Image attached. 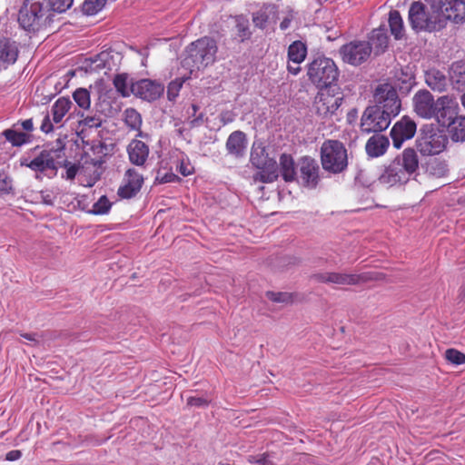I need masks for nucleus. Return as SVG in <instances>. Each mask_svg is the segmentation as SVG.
Masks as SVG:
<instances>
[{"instance_id": "obj_38", "label": "nucleus", "mask_w": 465, "mask_h": 465, "mask_svg": "<svg viewBox=\"0 0 465 465\" xmlns=\"http://www.w3.org/2000/svg\"><path fill=\"white\" fill-rule=\"evenodd\" d=\"M73 98L77 105L83 109H89L91 105L90 92L85 88H77L73 93Z\"/></svg>"}, {"instance_id": "obj_31", "label": "nucleus", "mask_w": 465, "mask_h": 465, "mask_svg": "<svg viewBox=\"0 0 465 465\" xmlns=\"http://www.w3.org/2000/svg\"><path fill=\"white\" fill-rule=\"evenodd\" d=\"M448 131L454 142L465 141V116H455L448 123Z\"/></svg>"}, {"instance_id": "obj_42", "label": "nucleus", "mask_w": 465, "mask_h": 465, "mask_svg": "<svg viewBox=\"0 0 465 465\" xmlns=\"http://www.w3.org/2000/svg\"><path fill=\"white\" fill-rule=\"evenodd\" d=\"M445 360L454 365H461L465 363V353L457 349L450 348L445 351Z\"/></svg>"}, {"instance_id": "obj_12", "label": "nucleus", "mask_w": 465, "mask_h": 465, "mask_svg": "<svg viewBox=\"0 0 465 465\" xmlns=\"http://www.w3.org/2000/svg\"><path fill=\"white\" fill-rule=\"evenodd\" d=\"M372 47L366 41H351L340 48V54L344 63L360 65L371 55Z\"/></svg>"}, {"instance_id": "obj_58", "label": "nucleus", "mask_w": 465, "mask_h": 465, "mask_svg": "<svg viewBox=\"0 0 465 465\" xmlns=\"http://www.w3.org/2000/svg\"><path fill=\"white\" fill-rule=\"evenodd\" d=\"M291 22L292 20L288 17L284 18L281 24H280V28L282 30H286L287 28H289L290 25H291Z\"/></svg>"}, {"instance_id": "obj_64", "label": "nucleus", "mask_w": 465, "mask_h": 465, "mask_svg": "<svg viewBox=\"0 0 465 465\" xmlns=\"http://www.w3.org/2000/svg\"><path fill=\"white\" fill-rule=\"evenodd\" d=\"M45 203H50L48 202V198H45Z\"/></svg>"}, {"instance_id": "obj_44", "label": "nucleus", "mask_w": 465, "mask_h": 465, "mask_svg": "<svg viewBox=\"0 0 465 465\" xmlns=\"http://www.w3.org/2000/svg\"><path fill=\"white\" fill-rule=\"evenodd\" d=\"M266 296L273 302L290 303L293 301V296L289 292H267Z\"/></svg>"}, {"instance_id": "obj_57", "label": "nucleus", "mask_w": 465, "mask_h": 465, "mask_svg": "<svg viewBox=\"0 0 465 465\" xmlns=\"http://www.w3.org/2000/svg\"><path fill=\"white\" fill-rule=\"evenodd\" d=\"M22 127L25 131H29V132L32 131L33 128H34V124H33L32 119H26V120L23 121L22 122Z\"/></svg>"}, {"instance_id": "obj_34", "label": "nucleus", "mask_w": 465, "mask_h": 465, "mask_svg": "<svg viewBox=\"0 0 465 465\" xmlns=\"http://www.w3.org/2000/svg\"><path fill=\"white\" fill-rule=\"evenodd\" d=\"M450 78L454 88L459 91L465 90V64L462 62L454 63L451 66Z\"/></svg>"}, {"instance_id": "obj_10", "label": "nucleus", "mask_w": 465, "mask_h": 465, "mask_svg": "<svg viewBox=\"0 0 465 465\" xmlns=\"http://www.w3.org/2000/svg\"><path fill=\"white\" fill-rule=\"evenodd\" d=\"M440 14L437 9L428 14L426 6L421 2H413L409 10V20L411 27L416 31H432L440 21Z\"/></svg>"}, {"instance_id": "obj_11", "label": "nucleus", "mask_w": 465, "mask_h": 465, "mask_svg": "<svg viewBox=\"0 0 465 465\" xmlns=\"http://www.w3.org/2000/svg\"><path fill=\"white\" fill-rule=\"evenodd\" d=\"M391 121L388 113L384 114L379 107L369 106L361 116V130L365 134L381 132L389 127Z\"/></svg>"}, {"instance_id": "obj_16", "label": "nucleus", "mask_w": 465, "mask_h": 465, "mask_svg": "<svg viewBox=\"0 0 465 465\" xmlns=\"http://www.w3.org/2000/svg\"><path fill=\"white\" fill-rule=\"evenodd\" d=\"M143 184V175L134 168L126 170L124 177V184L118 189V195L124 199L135 196Z\"/></svg>"}, {"instance_id": "obj_20", "label": "nucleus", "mask_w": 465, "mask_h": 465, "mask_svg": "<svg viewBox=\"0 0 465 465\" xmlns=\"http://www.w3.org/2000/svg\"><path fill=\"white\" fill-rule=\"evenodd\" d=\"M434 118L441 124L448 125L456 114L458 104L452 97L449 95H442L436 100Z\"/></svg>"}, {"instance_id": "obj_52", "label": "nucleus", "mask_w": 465, "mask_h": 465, "mask_svg": "<svg viewBox=\"0 0 465 465\" xmlns=\"http://www.w3.org/2000/svg\"><path fill=\"white\" fill-rule=\"evenodd\" d=\"M41 130L45 134H48L54 130V125L48 114L45 116L42 122Z\"/></svg>"}, {"instance_id": "obj_45", "label": "nucleus", "mask_w": 465, "mask_h": 465, "mask_svg": "<svg viewBox=\"0 0 465 465\" xmlns=\"http://www.w3.org/2000/svg\"><path fill=\"white\" fill-rule=\"evenodd\" d=\"M269 22V15L265 11H257L252 14V23L255 27L264 30Z\"/></svg>"}, {"instance_id": "obj_9", "label": "nucleus", "mask_w": 465, "mask_h": 465, "mask_svg": "<svg viewBox=\"0 0 465 465\" xmlns=\"http://www.w3.org/2000/svg\"><path fill=\"white\" fill-rule=\"evenodd\" d=\"M374 101L376 107L380 111L388 113L389 117L396 116L401 111V100L399 99L396 89L390 84H379L374 92Z\"/></svg>"}, {"instance_id": "obj_61", "label": "nucleus", "mask_w": 465, "mask_h": 465, "mask_svg": "<svg viewBox=\"0 0 465 465\" xmlns=\"http://www.w3.org/2000/svg\"><path fill=\"white\" fill-rule=\"evenodd\" d=\"M460 296L461 297V299H465V284L462 285L460 289Z\"/></svg>"}, {"instance_id": "obj_6", "label": "nucleus", "mask_w": 465, "mask_h": 465, "mask_svg": "<svg viewBox=\"0 0 465 465\" xmlns=\"http://www.w3.org/2000/svg\"><path fill=\"white\" fill-rule=\"evenodd\" d=\"M322 168L331 173H340L347 168L348 154L344 144L338 140H326L321 146Z\"/></svg>"}, {"instance_id": "obj_51", "label": "nucleus", "mask_w": 465, "mask_h": 465, "mask_svg": "<svg viewBox=\"0 0 465 465\" xmlns=\"http://www.w3.org/2000/svg\"><path fill=\"white\" fill-rule=\"evenodd\" d=\"M193 167L189 164L182 161L177 166V171L183 176H188L193 173Z\"/></svg>"}, {"instance_id": "obj_48", "label": "nucleus", "mask_w": 465, "mask_h": 465, "mask_svg": "<svg viewBox=\"0 0 465 465\" xmlns=\"http://www.w3.org/2000/svg\"><path fill=\"white\" fill-rule=\"evenodd\" d=\"M74 0H51L52 11L64 13L73 5Z\"/></svg>"}, {"instance_id": "obj_13", "label": "nucleus", "mask_w": 465, "mask_h": 465, "mask_svg": "<svg viewBox=\"0 0 465 465\" xmlns=\"http://www.w3.org/2000/svg\"><path fill=\"white\" fill-rule=\"evenodd\" d=\"M318 282L334 283L339 285H356L369 280L366 274L341 273L335 272H319L312 275Z\"/></svg>"}, {"instance_id": "obj_35", "label": "nucleus", "mask_w": 465, "mask_h": 465, "mask_svg": "<svg viewBox=\"0 0 465 465\" xmlns=\"http://www.w3.org/2000/svg\"><path fill=\"white\" fill-rule=\"evenodd\" d=\"M389 25L391 35L395 39H401L404 35L403 21L401 14L397 10H392L389 14Z\"/></svg>"}, {"instance_id": "obj_24", "label": "nucleus", "mask_w": 465, "mask_h": 465, "mask_svg": "<svg viewBox=\"0 0 465 465\" xmlns=\"http://www.w3.org/2000/svg\"><path fill=\"white\" fill-rule=\"evenodd\" d=\"M226 149L228 153L235 157L243 155L246 149V135L242 131L232 132L227 141Z\"/></svg>"}, {"instance_id": "obj_50", "label": "nucleus", "mask_w": 465, "mask_h": 465, "mask_svg": "<svg viewBox=\"0 0 465 465\" xmlns=\"http://www.w3.org/2000/svg\"><path fill=\"white\" fill-rule=\"evenodd\" d=\"M187 405L190 407H204L209 405V401L203 397H189L187 399Z\"/></svg>"}, {"instance_id": "obj_59", "label": "nucleus", "mask_w": 465, "mask_h": 465, "mask_svg": "<svg viewBox=\"0 0 465 465\" xmlns=\"http://www.w3.org/2000/svg\"><path fill=\"white\" fill-rule=\"evenodd\" d=\"M173 177H176V175H174L173 173H171L170 175L168 174H165L164 177L162 178V182L163 183H170L172 181H173Z\"/></svg>"}, {"instance_id": "obj_29", "label": "nucleus", "mask_w": 465, "mask_h": 465, "mask_svg": "<svg viewBox=\"0 0 465 465\" xmlns=\"http://www.w3.org/2000/svg\"><path fill=\"white\" fill-rule=\"evenodd\" d=\"M280 173L287 183L293 182L296 179L294 160L292 155L282 153L280 156Z\"/></svg>"}, {"instance_id": "obj_8", "label": "nucleus", "mask_w": 465, "mask_h": 465, "mask_svg": "<svg viewBox=\"0 0 465 465\" xmlns=\"http://www.w3.org/2000/svg\"><path fill=\"white\" fill-rule=\"evenodd\" d=\"M343 94L331 87L321 88L317 93L313 107L316 114L322 119H330L341 105Z\"/></svg>"}, {"instance_id": "obj_56", "label": "nucleus", "mask_w": 465, "mask_h": 465, "mask_svg": "<svg viewBox=\"0 0 465 465\" xmlns=\"http://www.w3.org/2000/svg\"><path fill=\"white\" fill-rule=\"evenodd\" d=\"M300 64H292V63L289 62V64L287 65L288 72L290 74H292V75H297L301 72Z\"/></svg>"}, {"instance_id": "obj_54", "label": "nucleus", "mask_w": 465, "mask_h": 465, "mask_svg": "<svg viewBox=\"0 0 465 465\" xmlns=\"http://www.w3.org/2000/svg\"><path fill=\"white\" fill-rule=\"evenodd\" d=\"M234 119V114L231 111H225L221 114L220 120L223 124L232 123Z\"/></svg>"}, {"instance_id": "obj_62", "label": "nucleus", "mask_w": 465, "mask_h": 465, "mask_svg": "<svg viewBox=\"0 0 465 465\" xmlns=\"http://www.w3.org/2000/svg\"><path fill=\"white\" fill-rule=\"evenodd\" d=\"M460 101L461 104L465 107V93L461 95Z\"/></svg>"}, {"instance_id": "obj_14", "label": "nucleus", "mask_w": 465, "mask_h": 465, "mask_svg": "<svg viewBox=\"0 0 465 465\" xmlns=\"http://www.w3.org/2000/svg\"><path fill=\"white\" fill-rule=\"evenodd\" d=\"M164 86L151 79H141L131 84V92L136 97L145 101H154L163 93Z\"/></svg>"}, {"instance_id": "obj_41", "label": "nucleus", "mask_w": 465, "mask_h": 465, "mask_svg": "<svg viewBox=\"0 0 465 465\" xmlns=\"http://www.w3.org/2000/svg\"><path fill=\"white\" fill-rule=\"evenodd\" d=\"M112 207V203L109 201V199L103 195L101 196L96 203L93 204L91 213L94 215H103L106 214Z\"/></svg>"}, {"instance_id": "obj_1", "label": "nucleus", "mask_w": 465, "mask_h": 465, "mask_svg": "<svg viewBox=\"0 0 465 465\" xmlns=\"http://www.w3.org/2000/svg\"><path fill=\"white\" fill-rule=\"evenodd\" d=\"M217 50L214 39L202 37L187 47V56L183 60V66L189 69L190 74L204 68L215 61Z\"/></svg>"}, {"instance_id": "obj_39", "label": "nucleus", "mask_w": 465, "mask_h": 465, "mask_svg": "<svg viewBox=\"0 0 465 465\" xmlns=\"http://www.w3.org/2000/svg\"><path fill=\"white\" fill-rule=\"evenodd\" d=\"M106 2L107 0H84L83 12L87 15H94L104 8Z\"/></svg>"}, {"instance_id": "obj_63", "label": "nucleus", "mask_w": 465, "mask_h": 465, "mask_svg": "<svg viewBox=\"0 0 465 465\" xmlns=\"http://www.w3.org/2000/svg\"><path fill=\"white\" fill-rule=\"evenodd\" d=\"M192 108L193 113H195L198 110V106L196 104H192Z\"/></svg>"}, {"instance_id": "obj_21", "label": "nucleus", "mask_w": 465, "mask_h": 465, "mask_svg": "<svg viewBox=\"0 0 465 465\" xmlns=\"http://www.w3.org/2000/svg\"><path fill=\"white\" fill-rule=\"evenodd\" d=\"M411 177V175L403 170V166L395 158L384 170L381 181L390 185H395L406 183Z\"/></svg>"}, {"instance_id": "obj_30", "label": "nucleus", "mask_w": 465, "mask_h": 465, "mask_svg": "<svg viewBox=\"0 0 465 465\" xmlns=\"http://www.w3.org/2000/svg\"><path fill=\"white\" fill-rule=\"evenodd\" d=\"M72 102L68 97H60L58 98L52 106V121L54 124H60L63 118L69 112Z\"/></svg>"}, {"instance_id": "obj_19", "label": "nucleus", "mask_w": 465, "mask_h": 465, "mask_svg": "<svg viewBox=\"0 0 465 465\" xmlns=\"http://www.w3.org/2000/svg\"><path fill=\"white\" fill-rule=\"evenodd\" d=\"M300 179L304 186L314 188L319 183V165L311 157H302L299 163Z\"/></svg>"}, {"instance_id": "obj_5", "label": "nucleus", "mask_w": 465, "mask_h": 465, "mask_svg": "<svg viewBox=\"0 0 465 465\" xmlns=\"http://www.w3.org/2000/svg\"><path fill=\"white\" fill-rule=\"evenodd\" d=\"M63 149H44L33 159L22 158L21 166L31 169L35 173L37 180H42L44 176L51 173L55 175L58 170V159L63 156Z\"/></svg>"}, {"instance_id": "obj_17", "label": "nucleus", "mask_w": 465, "mask_h": 465, "mask_svg": "<svg viewBox=\"0 0 465 465\" xmlns=\"http://www.w3.org/2000/svg\"><path fill=\"white\" fill-rule=\"evenodd\" d=\"M414 112L421 118L431 119L435 115L436 101L428 90H420L413 96Z\"/></svg>"}, {"instance_id": "obj_53", "label": "nucleus", "mask_w": 465, "mask_h": 465, "mask_svg": "<svg viewBox=\"0 0 465 465\" xmlns=\"http://www.w3.org/2000/svg\"><path fill=\"white\" fill-rule=\"evenodd\" d=\"M66 167L65 177L68 180H74L77 174L78 167L75 164L64 165Z\"/></svg>"}, {"instance_id": "obj_40", "label": "nucleus", "mask_w": 465, "mask_h": 465, "mask_svg": "<svg viewBox=\"0 0 465 465\" xmlns=\"http://www.w3.org/2000/svg\"><path fill=\"white\" fill-rule=\"evenodd\" d=\"M189 77L176 78L173 81L169 83V84L167 86V98L169 101H174L178 97L183 83Z\"/></svg>"}, {"instance_id": "obj_28", "label": "nucleus", "mask_w": 465, "mask_h": 465, "mask_svg": "<svg viewBox=\"0 0 465 465\" xmlns=\"http://www.w3.org/2000/svg\"><path fill=\"white\" fill-rule=\"evenodd\" d=\"M425 82L436 92L445 91L448 81L446 75L438 69H430L425 73Z\"/></svg>"}, {"instance_id": "obj_18", "label": "nucleus", "mask_w": 465, "mask_h": 465, "mask_svg": "<svg viewBox=\"0 0 465 465\" xmlns=\"http://www.w3.org/2000/svg\"><path fill=\"white\" fill-rule=\"evenodd\" d=\"M437 12L455 23L465 21V0H439Z\"/></svg>"}, {"instance_id": "obj_43", "label": "nucleus", "mask_w": 465, "mask_h": 465, "mask_svg": "<svg viewBox=\"0 0 465 465\" xmlns=\"http://www.w3.org/2000/svg\"><path fill=\"white\" fill-rule=\"evenodd\" d=\"M102 118L97 114L86 115L79 121V126H81L83 130L87 128H98L102 125Z\"/></svg>"}, {"instance_id": "obj_33", "label": "nucleus", "mask_w": 465, "mask_h": 465, "mask_svg": "<svg viewBox=\"0 0 465 465\" xmlns=\"http://www.w3.org/2000/svg\"><path fill=\"white\" fill-rule=\"evenodd\" d=\"M124 124L131 129L134 131H138L136 136L143 137V133L141 131L142 126V116L140 113L134 108H127L124 112Z\"/></svg>"}, {"instance_id": "obj_3", "label": "nucleus", "mask_w": 465, "mask_h": 465, "mask_svg": "<svg viewBox=\"0 0 465 465\" xmlns=\"http://www.w3.org/2000/svg\"><path fill=\"white\" fill-rule=\"evenodd\" d=\"M250 161L259 171L253 175L254 182L272 183L279 177V167L276 160L270 157L262 143H253Z\"/></svg>"}, {"instance_id": "obj_7", "label": "nucleus", "mask_w": 465, "mask_h": 465, "mask_svg": "<svg viewBox=\"0 0 465 465\" xmlns=\"http://www.w3.org/2000/svg\"><path fill=\"white\" fill-rule=\"evenodd\" d=\"M448 143L447 135L433 124H425L416 139L417 150L422 155H435L443 152Z\"/></svg>"}, {"instance_id": "obj_55", "label": "nucleus", "mask_w": 465, "mask_h": 465, "mask_svg": "<svg viewBox=\"0 0 465 465\" xmlns=\"http://www.w3.org/2000/svg\"><path fill=\"white\" fill-rule=\"evenodd\" d=\"M22 452L19 450H13L6 453L5 460L9 461H15L21 458Z\"/></svg>"}, {"instance_id": "obj_15", "label": "nucleus", "mask_w": 465, "mask_h": 465, "mask_svg": "<svg viewBox=\"0 0 465 465\" xmlns=\"http://www.w3.org/2000/svg\"><path fill=\"white\" fill-rule=\"evenodd\" d=\"M417 130L416 123L408 116H403L395 123L391 130L392 144L396 149H400L405 141L411 139Z\"/></svg>"}, {"instance_id": "obj_60", "label": "nucleus", "mask_w": 465, "mask_h": 465, "mask_svg": "<svg viewBox=\"0 0 465 465\" xmlns=\"http://www.w3.org/2000/svg\"><path fill=\"white\" fill-rule=\"evenodd\" d=\"M22 337H24L26 340L35 341V334L33 333H24L22 334Z\"/></svg>"}, {"instance_id": "obj_47", "label": "nucleus", "mask_w": 465, "mask_h": 465, "mask_svg": "<svg viewBox=\"0 0 465 465\" xmlns=\"http://www.w3.org/2000/svg\"><path fill=\"white\" fill-rule=\"evenodd\" d=\"M373 43L376 45V47L383 52L388 46V36L381 30L373 31V35L371 37Z\"/></svg>"}, {"instance_id": "obj_32", "label": "nucleus", "mask_w": 465, "mask_h": 465, "mask_svg": "<svg viewBox=\"0 0 465 465\" xmlns=\"http://www.w3.org/2000/svg\"><path fill=\"white\" fill-rule=\"evenodd\" d=\"M307 55V46L302 41H294L292 42L289 47L287 52L288 62L292 64H302Z\"/></svg>"}, {"instance_id": "obj_23", "label": "nucleus", "mask_w": 465, "mask_h": 465, "mask_svg": "<svg viewBox=\"0 0 465 465\" xmlns=\"http://www.w3.org/2000/svg\"><path fill=\"white\" fill-rule=\"evenodd\" d=\"M17 57L18 48L15 43L5 38L0 39V70L15 64Z\"/></svg>"}, {"instance_id": "obj_25", "label": "nucleus", "mask_w": 465, "mask_h": 465, "mask_svg": "<svg viewBox=\"0 0 465 465\" xmlns=\"http://www.w3.org/2000/svg\"><path fill=\"white\" fill-rule=\"evenodd\" d=\"M390 145L388 137L381 134H374L366 143L365 150L369 156L379 157L383 155Z\"/></svg>"}, {"instance_id": "obj_49", "label": "nucleus", "mask_w": 465, "mask_h": 465, "mask_svg": "<svg viewBox=\"0 0 465 465\" xmlns=\"http://www.w3.org/2000/svg\"><path fill=\"white\" fill-rule=\"evenodd\" d=\"M248 462L250 463H257L262 465H269L270 461L268 460V455L266 453L259 454V455H250L247 458Z\"/></svg>"}, {"instance_id": "obj_4", "label": "nucleus", "mask_w": 465, "mask_h": 465, "mask_svg": "<svg viewBox=\"0 0 465 465\" xmlns=\"http://www.w3.org/2000/svg\"><path fill=\"white\" fill-rule=\"evenodd\" d=\"M307 76L318 88H327L338 80L339 70L332 59L319 56L307 64Z\"/></svg>"}, {"instance_id": "obj_36", "label": "nucleus", "mask_w": 465, "mask_h": 465, "mask_svg": "<svg viewBox=\"0 0 465 465\" xmlns=\"http://www.w3.org/2000/svg\"><path fill=\"white\" fill-rule=\"evenodd\" d=\"M13 146H21L29 141V135L13 129H6L2 134Z\"/></svg>"}, {"instance_id": "obj_37", "label": "nucleus", "mask_w": 465, "mask_h": 465, "mask_svg": "<svg viewBox=\"0 0 465 465\" xmlns=\"http://www.w3.org/2000/svg\"><path fill=\"white\" fill-rule=\"evenodd\" d=\"M114 86L116 91L123 96L128 97L131 92V86L129 87L128 82V74H118L114 78Z\"/></svg>"}, {"instance_id": "obj_26", "label": "nucleus", "mask_w": 465, "mask_h": 465, "mask_svg": "<svg viewBox=\"0 0 465 465\" xmlns=\"http://www.w3.org/2000/svg\"><path fill=\"white\" fill-rule=\"evenodd\" d=\"M232 35L233 39L242 43L251 38L252 31L247 17L243 15L232 17Z\"/></svg>"}, {"instance_id": "obj_27", "label": "nucleus", "mask_w": 465, "mask_h": 465, "mask_svg": "<svg viewBox=\"0 0 465 465\" xmlns=\"http://www.w3.org/2000/svg\"><path fill=\"white\" fill-rule=\"evenodd\" d=\"M396 159L403 166V170L409 173L411 176L419 169V156L416 150L411 147L404 149L401 154L397 156Z\"/></svg>"}, {"instance_id": "obj_2", "label": "nucleus", "mask_w": 465, "mask_h": 465, "mask_svg": "<svg viewBox=\"0 0 465 465\" xmlns=\"http://www.w3.org/2000/svg\"><path fill=\"white\" fill-rule=\"evenodd\" d=\"M51 0H25L19 11L18 22L26 31L38 29L52 14Z\"/></svg>"}, {"instance_id": "obj_22", "label": "nucleus", "mask_w": 465, "mask_h": 465, "mask_svg": "<svg viewBox=\"0 0 465 465\" xmlns=\"http://www.w3.org/2000/svg\"><path fill=\"white\" fill-rule=\"evenodd\" d=\"M131 163L138 167L144 166L149 156V146L143 141L133 139L126 148Z\"/></svg>"}, {"instance_id": "obj_46", "label": "nucleus", "mask_w": 465, "mask_h": 465, "mask_svg": "<svg viewBox=\"0 0 465 465\" xmlns=\"http://www.w3.org/2000/svg\"><path fill=\"white\" fill-rule=\"evenodd\" d=\"M13 192V179L5 171H0V193L8 194Z\"/></svg>"}]
</instances>
